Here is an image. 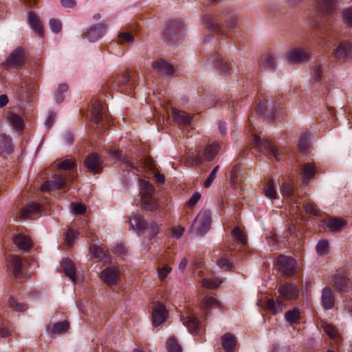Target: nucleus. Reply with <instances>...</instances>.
<instances>
[{
  "label": "nucleus",
  "mask_w": 352,
  "mask_h": 352,
  "mask_svg": "<svg viewBox=\"0 0 352 352\" xmlns=\"http://www.w3.org/2000/svg\"><path fill=\"white\" fill-rule=\"evenodd\" d=\"M12 151L11 138L5 135L0 134V153H6L10 154Z\"/></svg>",
  "instance_id": "473e14b6"
},
{
  "label": "nucleus",
  "mask_w": 352,
  "mask_h": 352,
  "mask_svg": "<svg viewBox=\"0 0 352 352\" xmlns=\"http://www.w3.org/2000/svg\"><path fill=\"white\" fill-rule=\"evenodd\" d=\"M167 315L166 307L161 303H156L153 309V325L157 327L163 323L166 320Z\"/></svg>",
  "instance_id": "ddd939ff"
},
{
  "label": "nucleus",
  "mask_w": 352,
  "mask_h": 352,
  "mask_svg": "<svg viewBox=\"0 0 352 352\" xmlns=\"http://www.w3.org/2000/svg\"><path fill=\"white\" fill-rule=\"evenodd\" d=\"M343 16L348 24L352 25V8H348L343 12Z\"/></svg>",
  "instance_id": "774afa93"
},
{
  "label": "nucleus",
  "mask_w": 352,
  "mask_h": 352,
  "mask_svg": "<svg viewBox=\"0 0 352 352\" xmlns=\"http://www.w3.org/2000/svg\"><path fill=\"white\" fill-rule=\"evenodd\" d=\"M219 169V166L217 165L212 170L206 180L205 181L204 186L206 188H208L211 186L212 183L213 182L214 179L216 177L217 173Z\"/></svg>",
  "instance_id": "bf43d9fd"
},
{
  "label": "nucleus",
  "mask_w": 352,
  "mask_h": 352,
  "mask_svg": "<svg viewBox=\"0 0 352 352\" xmlns=\"http://www.w3.org/2000/svg\"><path fill=\"white\" fill-rule=\"evenodd\" d=\"M219 149V146L217 144H212L207 146L204 151V157L208 160H212L217 155Z\"/></svg>",
  "instance_id": "ea45409f"
},
{
  "label": "nucleus",
  "mask_w": 352,
  "mask_h": 352,
  "mask_svg": "<svg viewBox=\"0 0 352 352\" xmlns=\"http://www.w3.org/2000/svg\"><path fill=\"white\" fill-rule=\"evenodd\" d=\"M324 331L331 338L335 340L336 342L338 339V334L336 329L330 324L324 322L322 324Z\"/></svg>",
  "instance_id": "a18cd8bd"
},
{
  "label": "nucleus",
  "mask_w": 352,
  "mask_h": 352,
  "mask_svg": "<svg viewBox=\"0 0 352 352\" xmlns=\"http://www.w3.org/2000/svg\"><path fill=\"white\" fill-rule=\"evenodd\" d=\"M75 166V162L72 159H66L59 163L58 167L59 169L69 170Z\"/></svg>",
  "instance_id": "680f3d73"
},
{
  "label": "nucleus",
  "mask_w": 352,
  "mask_h": 352,
  "mask_svg": "<svg viewBox=\"0 0 352 352\" xmlns=\"http://www.w3.org/2000/svg\"><path fill=\"white\" fill-rule=\"evenodd\" d=\"M331 285L338 292H345L349 285V281L340 272H338L331 279Z\"/></svg>",
  "instance_id": "f3484780"
},
{
  "label": "nucleus",
  "mask_w": 352,
  "mask_h": 352,
  "mask_svg": "<svg viewBox=\"0 0 352 352\" xmlns=\"http://www.w3.org/2000/svg\"><path fill=\"white\" fill-rule=\"evenodd\" d=\"M242 170L239 165H235L230 173V183L234 188L239 186L242 180Z\"/></svg>",
  "instance_id": "2f4dec72"
},
{
  "label": "nucleus",
  "mask_w": 352,
  "mask_h": 352,
  "mask_svg": "<svg viewBox=\"0 0 352 352\" xmlns=\"http://www.w3.org/2000/svg\"><path fill=\"white\" fill-rule=\"evenodd\" d=\"M252 144L261 152L267 154L271 159H275L276 161L281 160L279 151L268 140L255 135L253 137Z\"/></svg>",
  "instance_id": "20e7f679"
},
{
  "label": "nucleus",
  "mask_w": 352,
  "mask_h": 352,
  "mask_svg": "<svg viewBox=\"0 0 352 352\" xmlns=\"http://www.w3.org/2000/svg\"><path fill=\"white\" fill-rule=\"evenodd\" d=\"M172 116L175 122L182 125L189 124L192 119L191 115L177 109H173Z\"/></svg>",
  "instance_id": "6ab92c4d"
},
{
  "label": "nucleus",
  "mask_w": 352,
  "mask_h": 352,
  "mask_svg": "<svg viewBox=\"0 0 352 352\" xmlns=\"http://www.w3.org/2000/svg\"><path fill=\"white\" fill-rule=\"evenodd\" d=\"M79 233L76 230H68L65 235V241L68 245L72 246Z\"/></svg>",
  "instance_id": "6e6d98bb"
},
{
  "label": "nucleus",
  "mask_w": 352,
  "mask_h": 352,
  "mask_svg": "<svg viewBox=\"0 0 352 352\" xmlns=\"http://www.w3.org/2000/svg\"><path fill=\"white\" fill-rule=\"evenodd\" d=\"M285 318L290 324L297 323L300 320V312L296 309L289 310L285 313Z\"/></svg>",
  "instance_id": "a19ab883"
},
{
  "label": "nucleus",
  "mask_w": 352,
  "mask_h": 352,
  "mask_svg": "<svg viewBox=\"0 0 352 352\" xmlns=\"http://www.w3.org/2000/svg\"><path fill=\"white\" fill-rule=\"evenodd\" d=\"M89 253L93 256V258L97 261H106L109 259V254L104 250V248L96 245H92L90 246Z\"/></svg>",
  "instance_id": "b1692460"
},
{
  "label": "nucleus",
  "mask_w": 352,
  "mask_h": 352,
  "mask_svg": "<svg viewBox=\"0 0 352 352\" xmlns=\"http://www.w3.org/2000/svg\"><path fill=\"white\" fill-rule=\"evenodd\" d=\"M85 166L88 171L96 174L102 167V161L98 154L91 153L85 159Z\"/></svg>",
  "instance_id": "f8f14e48"
},
{
  "label": "nucleus",
  "mask_w": 352,
  "mask_h": 352,
  "mask_svg": "<svg viewBox=\"0 0 352 352\" xmlns=\"http://www.w3.org/2000/svg\"><path fill=\"white\" fill-rule=\"evenodd\" d=\"M140 78L138 76H137L135 79L131 78L129 74L126 72L112 78L110 81V84L113 89L130 95L132 94Z\"/></svg>",
  "instance_id": "f03ea898"
},
{
  "label": "nucleus",
  "mask_w": 352,
  "mask_h": 352,
  "mask_svg": "<svg viewBox=\"0 0 352 352\" xmlns=\"http://www.w3.org/2000/svg\"><path fill=\"white\" fill-rule=\"evenodd\" d=\"M106 26L102 23H98L87 29L84 38H87L90 42H95L99 40L104 34Z\"/></svg>",
  "instance_id": "4468645a"
},
{
  "label": "nucleus",
  "mask_w": 352,
  "mask_h": 352,
  "mask_svg": "<svg viewBox=\"0 0 352 352\" xmlns=\"http://www.w3.org/2000/svg\"><path fill=\"white\" fill-rule=\"evenodd\" d=\"M9 120L10 124L14 127L17 131H19L23 129V124L21 118L16 114H11L9 116Z\"/></svg>",
  "instance_id": "09e8293b"
},
{
  "label": "nucleus",
  "mask_w": 352,
  "mask_h": 352,
  "mask_svg": "<svg viewBox=\"0 0 352 352\" xmlns=\"http://www.w3.org/2000/svg\"><path fill=\"white\" fill-rule=\"evenodd\" d=\"M329 242L327 240H321L316 245V252L320 255H326L329 252Z\"/></svg>",
  "instance_id": "3c124183"
},
{
  "label": "nucleus",
  "mask_w": 352,
  "mask_h": 352,
  "mask_svg": "<svg viewBox=\"0 0 352 352\" xmlns=\"http://www.w3.org/2000/svg\"><path fill=\"white\" fill-rule=\"evenodd\" d=\"M153 69L158 74L166 76H173L175 72L173 66L164 59L157 60L152 63Z\"/></svg>",
  "instance_id": "2eb2a0df"
},
{
  "label": "nucleus",
  "mask_w": 352,
  "mask_h": 352,
  "mask_svg": "<svg viewBox=\"0 0 352 352\" xmlns=\"http://www.w3.org/2000/svg\"><path fill=\"white\" fill-rule=\"evenodd\" d=\"M280 192L283 196H290L293 192V187L289 183L284 182L280 188Z\"/></svg>",
  "instance_id": "0e129e2a"
},
{
  "label": "nucleus",
  "mask_w": 352,
  "mask_h": 352,
  "mask_svg": "<svg viewBox=\"0 0 352 352\" xmlns=\"http://www.w3.org/2000/svg\"><path fill=\"white\" fill-rule=\"evenodd\" d=\"M140 194L141 195V208L150 212L158 209V201L153 196L154 188L151 184L145 180H139Z\"/></svg>",
  "instance_id": "f257e3e1"
},
{
  "label": "nucleus",
  "mask_w": 352,
  "mask_h": 352,
  "mask_svg": "<svg viewBox=\"0 0 352 352\" xmlns=\"http://www.w3.org/2000/svg\"><path fill=\"white\" fill-rule=\"evenodd\" d=\"M322 68L320 66L316 65L312 68V76L315 80L319 81L321 78Z\"/></svg>",
  "instance_id": "338daca9"
},
{
  "label": "nucleus",
  "mask_w": 352,
  "mask_h": 352,
  "mask_svg": "<svg viewBox=\"0 0 352 352\" xmlns=\"http://www.w3.org/2000/svg\"><path fill=\"white\" fill-rule=\"evenodd\" d=\"M222 346L226 352H233L236 340L235 337L228 333L221 338Z\"/></svg>",
  "instance_id": "cd10ccee"
},
{
  "label": "nucleus",
  "mask_w": 352,
  "mask_h": 352,
  "mask_svg": "<svg viewBox=\"0 0 352 352\" xmlns=\"http://www.w3.org/2000/svg\"><path fill=\"white\" fill-rule=\"evenodd\" d=\"M61 266L65 274L74 282H76V270L74 263L69 258H64Z\"/></svg>",
  "instance_id": "a878e982"
},
{
  "label": "nucleus",
  "mask_w": 352,
  "mask_h": 352,
  "mask_svg": "<svg viewBox=\"0 0 352 352\" xmlns=\"http://www.w3.org/2000/svg\"><path fill=\"white\" fill-rule=\"evenodd\" d=\"M166 347L168 352H182V347L174 337L170 338L167 340Z\"/></svg>",
  "instance_id": "c03bdc74"
},
{
  "label": "nucleus",
  "mask_w": 352,
  "mask_h": 352,
  "mask_svg": "<svg viewBox=\"0 0 352 352\" xmlns=\"http://www.w3.org/2000/svg\"><path fill=\"white\" fill-rule=\"evenodd\" d=\"M276 60L274 56L270 53H265L261 56L260 69L262 71L272 70L275 68Z\"/></svg>",
  "instance_id": "5701e85b"
},
{
  "label": "nucleus",
  "mask_w": 352,
  "mask_h": 352,
  "mask_svg": "<svg viewBox=\"0 0 352 352\" xmlns=\"http://www.w3.org/2000/svg\"><path fill=\"white\" fill-rule=\"evenodd\" d=\"M322 305L326 309H331L335 304V298L329 287H324L322 291Z\"/></svg>",
  "instance_id": "4be33fe9"
},
{
  "label": "nucleus",
  "mask_w": 352,
  "mask_h": 352,
  "mask_svg": "<svg viewBox=\"0 0 352 352\" xmlns=\"http://www.w3.org/2000/svg\"><path fill=\"white\" fill-rule=\"evenodd\" d=\"M161 230V226L158 225L155 221H151L148 223L147 228L146 230L148 231V234L151 236V237L155 236Z\"/></svg>",
  "instance_id": "603ef678"
},
{
  "label": "nucleus",
  "mask_w": 352,
  "mask_h": 352,
  "mask_svg": "<svg viewBox=\"0 0 352 352\" xmlns=\"http://www.w3.org/2000/svg\"><path fill=\"white\" fill-rule=\"evenodd\" d=\"M118 41L121 44L128 43L131 44L134 41L133 36L129 32H121L118 35Z\"/></svg>",
  "instance_id": "864d4df0"
},
{
  "label": "nucleus",
  "mask_w": 352,
  "mask_h": 352,
  "mask_svg": "<svg viewBox=\"0 0 352 352\" xmlns=\"http://www.w3.org/2000/svg\"><path fill=\"white\" fill-rule=\"evenodd\" d=\"M221 280L219 278H215L213 280H209L207 278L202 279L201 283L204 287L207 289H214L218 287L221 283Z\"/></svg>",
  "instance_id": "8fccbe9b"
},
{
  "label": "nucleus",
  "mask_w": 352,
  "mask_h": 352,
  "mask_svg": "<svg viewBox=\"0 0 352 352\" xmlns=\"http://www.w3.org/2000/svg\"><path fill=\"white\" fill-rule=\"evenodd\" d=\"M183 324L190 331V332L196 331L199 328V322L197 318L191 314H187L182 316Z\"/></svg>",
  "instance_id": "c85d7f7f"
},
{
  "label": "nucleus",
  "mask_w": 352,
  "mask_h": 352,
  "mask_svg": "<svg viewBox=\"0 0 352 352\" xmlns=\"http://www.w3.org/2000/svg\"><path fill=\"white\" fill-rule=\"evenodd\" d=\"M100 278L108 286H113L119 282L120 274L117 267H108L102 271Z\"/></svg>",
  "instance_id": "1a4fd4ad"
},
{
  "label": "nucleus",
  "mask_w": 352,
  "mask_h": 352,
  "mask_svg": "<svg viewBox=\"0 0 352 352\" xmlns=\"http://www.w3.org/2000/svg\"><path fill=\"white\" fill-rule=\"evenodd\" d=\"M315 168L311 164H306L303 168V181L305 183H308L310 179L315 174Z\"/></svg>",
  "instance_id": "79ce46f5"
},
{
  "label": "nucleus",
  "mask_w": 352,
  "mask_h": 352,
  "mask_svg": "<svg viewBox=\"0 0 352 352\" xmlns=\"http://www.w3.org/2000/svg\"><path fill=\"white\" fill-rule=\"evenodd\" d=\"M276 267L286 276H292L295 272V260L292 258L280 255L276 260Z\"/></svg>",
  "instance_id": "0eeeda50"
},
{
  "label": "nucleus",
  "mask_w": 352,
  "mask_h": 352,
  "mask_svg": "<svg viewBox=\"0 0 352 352\" xmlns=\"http://www.w3.org/2000/svg\"><path fill=\"white\" fill-rule=\"evenodd\" d=\"M50 26L52 31L54 33H58L62 30V23L60 21L56 19H52L50 21Z\"/></svg>",
  "instance_id": "052dcab7"
},
{
  "label": "nucleus",
  "mask_w": 352,
  "mask_h": 352,
  "mask_svg": "<svg viewBox=\"0 0 352 352\" xmlns=\"http://www.w3.org/2000/svg\"><path fill=\"white\" fill-rule=\"evenodd\" d=\"M265 195L267 197L270 199H276V190L275 187V183L273 179H270L267 186L264 188Z\"/></svg>",
  "instance_id": "37998d69"
},
{
  "label": "nucleus",
  "mask_w": 352,
  "mask_h": 352,
  "mask_svg": "<svg viewBox=\"0 0 352 352\" xmlns=\"http://www.w3.org/2000/svg\"><path fill=\"white\" fill-rule=\"evenodd\" d=\"M104 106L99 101H96L92 107L91 116L94 121L98 124L105 117Z\"/></svg>",
  "instance_id": "412c9836"
},
{
  "label": "nucleus",
  "mask_w": 352,
  "mask_h": 352,
  "mask_svg": "<svg viewBox=\"0 0 352 352\" xmlns=\"http://www.w3.org/2000/svg\"><path fill=\"white\" fill-rule=\"evenodd\" d=\"M318 10L324 14H330L336 7L334 0H317Z\"/></svg>",
  "instance_id": "7c9ffc66"
},
{
  "label": "nucleus",
  "mask_w": 352,
  "mask_h": 352,
  "mask_svg": "<svg viewBox=\"0 0 352 352\" xmlns=\"http://www.w3.org/2000/svg\"><path fill=\"white\" fill-rule=\"evenodd\" d=\"M278 293L285 300H294L298 296V289L293 284L284 283L279 287Z\"/></svg>",
  "instance_id": "dca6fc26"
},
{
  "label": "nucleus",
  "mask_w": 352,
  "mask_h": 352,
  "mask_svg": "<svg viewBox=\"0 0 352 352\" xmlns=\"http://www.w3.org/2000/svg\"><path fill=\"white\" fill-rule=\"evenodd\" d=\"M287 58L292 63H300L310 58V53L304 48H293L287 52Z\"/></svg>",
  "instance_id": "9d476101"
},
{
  "label": "nucleus",
  "mask_w": 352,
  "mask_h": 352,
  "mask_svg": "<svg viewBox=\"0 0 352 352\" xmlns=\"http://www.w3.org/2000/svg\"><path fill=\"white\" fill-rule=\"evenodd\" d=\"M266 307L272 313L276 314L283 310L284 304L278 299L276 300L274 299H268L266 301Z\"/></svg>",
  "instance_id": "e433bc0d"
},
{
  "label": "nucleus",
  "mask_w": 352,
  "mask_h": 352,
  "mask_svg": "<svg viewBox=\"0 0 352 352\" xmlns=\"http://www.w3.org/2000/svg\"><path fill=\"white\" fill-rule=\"evenodd\" d=\"M131 227L138 232H143L146 230L148 226L144 217L140 214H133L129 220Z\"/></svg>",
  "instance_id": "aec40b11"
},
{
  "label": "nucleus",
  "mask_w": 352,
  "mask_h": 352,
  "mask_svg": "<svg viewBox=\"0 0 352 352\" xmlns=\"http://www.w3.org/2000/svg\"><path fill=\"white\" fill-rule=\"evenodd\" d=\"M67 177L61 174H55L51 180L45 182L41 187L42 192L63 188L67 184Z\"/></svg>",
  "instance_id": "6e6552de"
},
{
  "label": "nucleus",
  "mask_w": 352,
  "mask_h": 352,
  "mask_svg": "<svg viewBox=\"0 0 352 352\" xmlns=\"http://www.w3.org/2000/svg\"><path fill=\"white\" fill-rule=\"evenodd\" d=\"M184 30V24L180 21L170 22L164 30V37L167 42L174 43L180 39Z\"/></svg>",
  "instance_id": "39448f33"
},
{
  "label": "nucleus",
  "mask_w": 352,
  "mask_h": 352,
  "mask_svg": "<svg viewBox=\"0 0 352 352\" xmlns=\"http://www.w3.org/2000/svg\"><path fill=\"white\" fill-rule=\"evenodd\" d=\"M215 67L223 75H230L234 72L231 62L221 54H217L213 60Z\"/></svg>",
  "instance_id": "9b49d317"
},
{
  "label": "nucleus",
  "mask_w": 352,
  "mask_h": 352,
  "mask_svg": "<svg viewBox=\"0 0 352 352\" xmlns=\"http://www.w3.org/2000/svg\"><path fill=\"white\" fill-rule=\"evenodd\" d=\"M210 223V212L208 210L201 211L197 216L189 232L195 236H202L209 230Z\"/></svg>",
  "instance_id": "7ed1b4c3"
},
{
  "label": "nucleus",
  "mask_w": 352,
  "mask_h": 352,
  "mask_svg": "<svg viewBox=\"0 0 352 352\" xmlns=\"http://www.w3.org/2000/svg\"><path fill=\"white\" fill-rule=\"evenodd\" d=\"M304 209L307 214L318 216L320 214V210L312 204L306 203L304 206Z\"/></svg>",
  "instance_id": "e2e57ef3"
},
{
  "label": "nucleus",
  "mask_w": 352,
  "mask_h": 352,
  "mask_svg": "<svg viewBox=\"0 0 352 352\" xmlns=\"http://www.w3.org/2000/svg\"><path fill=\"white\" fill-rule=\"evenodd\" d=\"M25 59V50L19 47L10 54L5 63V67L8 69H19L23 65Z\"/></svg>",
  "instance_id": "423d86ee"
},
{
  "label": "nucleus",
  "mask_w": 352,
  "mask_h": 352,
  "mask_svg": "<svg viewBox=\"0 0 352 352\" xmlns=\"http://www.w3.org/2000/svg\"><path fill=\"white\" fill-rule=\"evenodd\" d=\"M232 234L234 239L242 245H245L246 244V239L239 227H236L233 229Z\"/></svg>",
  "instance_id": "5fc2aeb1"
},
{
  "label": "nucleus",
  "mask_w": 352,
  "mask_h": 352,
  "mask_svg": "<svg viewBox=\"0 0 352 352\" xmlns=\"http://www.w3.org/2000/svg\"><path fill=\"white\" fill-rule=\"evenodd\" d=\"M69 329V322L67 321H62L54 324L52 327L51 332L54 334H60L65 333Z\"/></svg>",
  "instance_id": "58836bf2"
},
{
  "label": "nucleus",
  "mask_w": 352,
  "mask_h": 352,
  "mask_svg": "<svg viewBox=\"0 0 352 352\" xmlns=\"http://www.w3.org/2000/svg\"><path fill=\"white\" fill-rule=\"evenodd\" d=\"M41 209V205L37 203H32L23 208L21 212V217L23 219L28 218L30 215L36 213Z\"/></svg>",
  "instance_id": "c9c22d12"
},
{
  "label": "nucleus",
  "mask_w": 352,
  "mask_h": 352,
  "mask_svg": "<svg viewBox=\"0 0 352 352\" xmlns=\"http://www.w3.org/2000/svg\"><path fill=\"white\" fill-rule=\"evenodd\" d=\"M8 306L16 311H24L28 309V305L18 302L14 297L10 296L8 300Z\"/></svg>",
  "instance_id": "4c0bfd02"
},
{
  "label": "nucleus",
  "mask_w": 352,
  "mask_h": 352,
  "mask_svg": "<svg viewBox=\"0 0 352 352\" xmlns=\"http://www.w3.org/2000/svg\"><path fill=\"white\" fill-rule=\"evenodd\" d=\"M218 306L217 300L213 296L205 297L202 302V309L205 311L208 309Z\"/></svg>",
  "instance_id": "de8ad7c7"
},
{
  "label": "nucleus",
  "mask_w": 352,
  "mask_h": 352,
  "mask_svg": "<svg viewBox=\"0 0 352 352\" xmlns=\"http://www.w3.org/2000/svg\"><path fill=\"white\" fill-rule=\"evenodd\" d=\"M14 243L18 248L24 251L30 250L32 245L30 239L23 234H19L14 236Z\"/></svg>",
  "instance_id": "bb28decb"
},
{
  "label": "nucleus",
  "mask_w": 352,
  "mask_h": 352,
  "mask_svg": "<svg viewBox=\"0 0 352 352\" xmlns=\"http://www.w3.org/2000/svg\"><path fill=\"white\" fill-rule=\"evenodd\" d=\"M327 226L333 232H339L346 225V221L340 218H332L326 221Z\"/></svg>",
  "instance_id": "72a5a7b5"
},
{
  "label": "nucleus",
  "mask_w": 352,
  "mask_h": 352,
  "mask_svg": "<svg viewBox=\"0 0 352 352\" xmlns=\"http://www.w3.org/2000/svg\"><path fill=\"white\" fill-rule=\"evenodd\" d=\"M26 263L25 260L21 259L18 256H13L10 261V267L15 278H19L22 275V268Z\"/></svg>",
  "instance_id": "a211bd4d"
},
{
  "label": "nucleus",
  "mask_w": 352,
  "mask_h": 352,
  "mask_svg": "<svg viewBox=\"0 0 352 352\" xmlns=\"http://www.w3.org/2000/svg\"><path fill=\"white\" fill-rule=\"evenodd\" d=\"M310 135L309 133H305L302 135L299 141L298 147L300 151H306L309 147V140Z\"/></svg>",
  "instance_id": "13d9d810"
},
{
  "label": "nucleus",
  "mask_w": 352,
  "mask_h": 352,
  "mask_svg": "<svg viewBox=\"0 0 352 352\" xmlns=\"http://www.w3.org/2000/svg\"><path fill=\"white\" fill-rule=\"evenodd\" d=\"M206 28L213 32H217L219 34H223V30L219 27L217 20L214 18L210 17L206 21Z\"/></svg>",
  "instance_id": "49530a36"
},
{
  "label": "nucleus",
  "mask_w": 352,
  "mask_h": 352,
  "mask_svg": "<svg viewBox=\"0 0 352 352\" xmlns=\"http://www.w3.org/2000/svg\"><path fill=\"white\" fill-rule=\"evenodd\" d=\"M172 269L167 265H164L162 267L157 269V276L160 280H164L167 276L170 273Z\"/></svg>",
  "instance_id": "4d7b16f0"
},
{
  "label": "nucleus",
  "mask_w": 352,
  "mask_h": 352,
  "mask_svg": "<svg viewBox=\"0 0 352 352\" xmlns=\"http://www.w3.org/2000/svg\"><path fill=\"white\" fill-rule=\"evenodd\" d=\"M111 154L118 160L122 161V164L124 166V168H126L127 170L130 171H138V168L133 163L123 157L121 151H111Z\"/></svg>",
  "instance_id": "f704fd0d"
},
{
  "label": "nucleus",
  "mask_w": 352,
  "mask_h": 352,
  "mask_svg": "<svg viewBox=\"0 0 352 352\" xmlns=\"http://www.w3.org/2000/svg\"><path fill=\"white\" fill-rule=\"evenodd\" d=\"M217 264L219 266V267L224 269L225 270H231L232 267L231 263L229 261V260L225 258H221L219 259V261H217Z\"/></svg>",
  "instance_id": "69168bd1"
},
{
  "label": "nucleus",
  "mask_w": 352,
  "mask_h": 352,
  "mask_svg": "<svg viewBox=\"0 0 352 352\" xmlns=\"http://www.w3.org/2000/svg\"><path fill=\"white\" fill-rule=\"evenodd\" d=\"M352 53V45L348 43H341L333 52V55L337 58H344L349 56Z\"/></svg>",
  "instance_id": "393cba45"
},
{
  "label": "nucleus",
  "mask_w": 352,
  "mask_h": 352,
  "mask_svg": "<svg viewBox=\"0 0 352 352\" xmlns=\"http://www.w3.org/2000/svg\"><path fill=\"white\" fill-rule=\"evenodd\" d=\"M28 21L31 28L35 32H36L39 36L42 37L43 36V27L38 17L32 12H29Z\"/></svg>",
  "instance_id": "c756f323"
}]
</instances>
